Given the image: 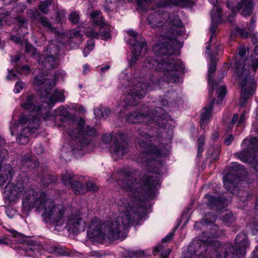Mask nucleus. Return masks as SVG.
<instances>
[{"label":"nucleus","instance_id":"c756f323","mask_svg":"<svg viewBox=\"0 0 258 258\" xmlns=\"http://www.w3.org/2000/svg\"><path fill=\"white\" fill-rule=\"evenodd\" d=\"M77 177L74 176L72 173L66 172L62 174L61 179L65 185H71Z\"/></svg>","mask_w":258,"mask_h":258},{"label":"nucleus","instance_id":"a18cd8bd","mask_svg":"<svg viewBox=\"0 0 258 258\" xmlns=\"http://www.w3.org/2000/svg\"><path fill=\"white\" fill-rule=\"evenodd\" d=\"M205 144V137L201 136L198 139V156H199L203 151V146Z\"/></svg>","mask_w":258,"mask_h":258},{"label":"nucleus","instance_id":"6e6d98bb","mask_svg":"<svg viewBox=\"0 0 258 258\" xmlns=\"http://www.w3.org/2000/svg\"><path fill=\"white\" fill-rule=\"evenodd\" d=\"M57 112L61 116H64L66 117L68 116V111L63 106L59 107V108H58Z\"/></svg>","mask_w":258,"mask_h":258},{"label":"nucleus","instance_id":"f3484780","mask_svg":"<svg viewBox=\"0 0 258 258\" xmlns=\"http://www.w3.org/2000/svg\"><path fill=\"white\" fill-rule=\"evenodd\" d=\"M42 104L43 107L39 105L36 106V99L35 96L32 94L27 95L25 100H24L21 104L22 107L25 110H29L33 112V114L36 113L39 115L43 113H44L43 116L44 120L47 122L48 121H52L53 122L55 119V116L51 114L48 111H46L44 108V102Z\"/></svg>","mask_w":258,"mask_h":258},{"label":"nucleus","instance_id":"dca6fc26","mask_svg":"<svg viewBox=\"0 0 258 258\" xmlns=\"http://www.w3.org/2000/svg\"><path fill=\"white\" fill-rule=\"evenodd\" d=\"M165 113L164 110L161 107H156L153 109L150 113L144 115L139 112H135L130 113L126 118V121L128 123H152L157 122L160 118H162Z\"/></svg>","mask_w":258,"mask_h":258},{"label":"nucleus","instance_id":"4be33fe9","mask_svg":"<svg viewBox=\"0 0 258 258\" xmlns=\"http://www.w3.org/2000/svg\"><path fill=\"white\" fill-rule=\"evenodd\" d=\"M183 74L182 66H166V70L164 72V80L176 83L179 82V78Z\"/></svg>","mask_w":258,"mask_h":258},{"label":"nucleus","instance_id":"c85d7f7f","mask_svg":"<svg viewBox=\"0 0 258 258\" xmlns=\"http://www.w3.org/2000/svg\"><path fill=\"white\" fill-rule=\"evenodd\" d=\"M110 110L107 108L100 107L96 108L94 110V113L95 116L97 118H104L107 117L108 115L110 113Z\"/></svg>","mask_w":258,"mask_h":258},{"label":"nucleus","instance_id":"72a5a7b5","mask_svg":"<svg viewBox=\"0 0 258 258\" xmlns=\"http://www.w3.org/2000/svg\"><path fill=\"white\" fill-rule=\"evenodd\" d=\"M131 257L137 258H147L150 255L145 253V252L141 250H134L130 252Z\"/></svg>","mask_w":258,"mask_h":258},{"label":"nucleus","instance_id":"473e14b6","mask_svg":"<svg viewBox=\"0 0 258 258\" xmlns=\"http://www.w3.org/2000/svg\"><path fill=\"white\" fill-rule=\"evenodd\" d=\"M51 5V1L46 0L39 4V9L42 13L46 14L49 11V7Z\"/></svg>","mask_w":258,"mask_h":258},{"label":"nucleus","instance_id":"9b49d317","mask_svg":"<svg viewBox=\"0 0 258 258\" xmlns=\"http://www.w3.org/2000/svg\"><path fill=\"white\" fill-rule=\"evenodd\" d=\"M40 119L34 115L22 116L10 126L12 136L17 134L16 142L19 144L25 145L29 141V135L34 133L38 128Z\"/></svg>","mask_w":258,"mask_h":258},{"label":"nucleus","instance_id":"de8ad7c7","mask_svg":"<svg viewBox=\"0 0 258 258\" xmlns=\"http://www.w3.org/2000/svg\"><path fill=\"white\" fill-rule=\"evenodd\" d=\"M86 192L87 191H96L97 189V185L90 181H88L86 182Z\"/></svg>","mask_w":258,"mask_h":258},{"label":"nucleus","instance_id":"423d86ee","mask_svg":"<svg viewBox=\"0 0 258 258\" xmlns=\"http://www.w3.org/2000/svg\"><path fill=\"white\" fill-rule=\"evenodd\" d=\"M27 179L22 181L18 180L15 184L9 183L5 188L4 194L6 202H17L22 196V210L24 213H28L33 208H36V204L40 199V195L44 194L46 198L48 195L44 191H37L33 188L27 187Z\"/></svg>","mask_w":258,"mask_h":258},{"label":"nucleus","instance_id":"f257e3e1","mask_svg":"<svg viewBox=\"0 0 258 258\" xmlns=\"http://www.w3.org/2000/svg\"><path fill=\"white\" fill-rule=\"evenodd\" d=\"M40 197L39 201L35 204L37 211L41 213L45 223L53 224L57 231L64 228L72 234L85 231L87 224L80 211L56 204L53 199L46 198L44 194Z\"/></svg>","mask_w":258,"mask_h":258},{"label":"nucleus","instance_id":"cd10ccee","mask_svg":"<svg viewBox=\"0 0 258 258\" xmlns=\"http://www.w3.org/2000/svg\"><path fill=\"white\" fill-rule=\"evenodd\" d=\"M206 197L208 200L209 205L211 207L218 208L220 206H224V204H225L222 200L213 196L207 195Z\"/></svg>","mask_w":258,"mask_h":258},{"label":"nucleus","instance_id":"e2e57ef3","mask_svg":"<svg viewBox=\"0 0 258 258\" xmlns=\"http://www.w3.org/2000/svg\"><path fill=\"white\" fill-rule=\"evenodd\" d=\"M233 140V137L232 135H230L229 137L225 139L224 143L228 146L231 144L232 141Z\"/></svg>","mask_w":258,"mask_h":258},{"label":"nucleus","instance_id":"7c9ffc66","mask_svg":"<svg viewBox=\"0 0 258 258\" xmlns=\"http://www.w3.org/2000/svg\"><path fill=\"white\" fill-rule=\"evenodd\" d=\"M216 66H209L207 74V82L209 86L214 87V83H217L213 80L214 73L216 70Z\"/></svg>","mask_w":258,"mask_h":258},{"label":"nucleus","instance_id":"412c9836","mask_svg":"<svg viewBox=\"0 0 258 258\" xmlns=\"http://www.w3.org/2000/svg\"><path fill=\"white\" fill-rule=\"evenodd\" d=\"M227 7L231 10L232 15L228 18V20L232 22L234 16L235 15L236 12H238L240 9L242 10L241 14L242 16L246 17L250 16L252 13L253 9L252 0H241L240 3L237 4L236 8L231 5L229 0L227 2Z\"/></svg>","mask_w":258,"mask_h":258},{"label":"nucleus","instance_id":"13d9d810","mask_svg":"<svg viewBox=\"0 0 258 258\" xmlns=\"http://www.w3.org/2000/svg\"><path fill=\"white\" fill-rule=\"evenodd\" d=\"M255 24V20L253 17H252L250 19V21L248 27V29L250 32L254 30V27Z\"/></svg>","mask_w":258,"mask_h":258},{"label":"nucleus","instance_id":"5701e85b","mask_svg":"<svg viewBox=\"0 0 258 258\" xmlns=\"http://www.w3.org/2000/svg\"><path fill=\"white\" fill-rule=\"evenodd\" d=\"M115 141L110 149V152L116 158L123 156L128 152L127 145L123 141L121 133H118L115 137Z\"/></svg>","mask_w":258,"mask_h":258},{"label":"nucleus","instance_id":"0eeeda50","mask_svg":"<svg viewBox=\"0 0 258 258\" xmlns=\"http://www.w3.org/2000/svg\"><path fill=\"white\" fill-rule=\"evenodd\" d=\"M34 84L36 89L40 94L41 99L44 102V108L46 111L53 107L56 102H63L65 96L63 91L53 89L56 84L55 78H49L48 75H44L43 72H41L34 79Z\"/></svg>","mask_w":258,"mask_h":258},{"label":"nucleus","instance_id":"b1692460","mask_svg":"<svg viewBox=\"0 0 258 258\" xmlns=\"http://www.w3.org/2000/svg\"><path fill=\"white\" fill-rule=\"evenodd\" d=\"M221 9L220 7L218 6H214L211 13L212 25L210 28V32L211 33V38L209 40L210 42H211L212 37L216 32V25H215L214 23H216L221 20Z\"/></svg>","mask_w":258,"mask_h":258},{"label":"nucleus","instance_id":"09e8293b","mask_svg":"<svg viewBox=\"0 0 258 258\" xmlns=\"http://www.w3.org/2000/svg\"><path fill=\"white\" fill-rule=\"evenodd\" d=\"M24 56L22 54H17L11 56V61L12 63H18L20 61L21 59H24Z\"/></svg>","mask_w":258,"mask_h":258},{"label":"nucleus","instance_id":"338daca9","mask_svg":"<svg viewBox=\"0 0 258 258\" xmlns=\"http://www.w3.org/2000/svg\"><path fill=\"white\" fill-rule=\"evenodd\" d=\"M170 250L169 249H167L162 253L161 256L162 258H166L170 254Z\"/></svg>","mask_w":258,"mask_h":258},{"label":"nucleus","instance_id":"7ed1b4c3","mask_svg":"<svg viewBox=\"0 0 258 258\" xmlns=\"http://www.w3.org/2000/svg\"><path fill=\"white\" fill-rule=\"evenodd\" d=\"M212 228L210 235L206 239L203 238L192 242L186 250L182 252V258H198L208 249V246L213 245H218L219 242L214 239L218 236L217 231L218 227L215 224L211 225ZM234 247H226L224 254H217L215 258H244L245 249L248 245V241L246 235L244 233L238 234L235 239ZM204 258H208L205 257Z\"/></svg>","mask_w":258,"mask_h":258},{"label":"nucleus","instance_id":"bf43d9fd","mask_svg":"<svg viewBox=\"0 0 258 258\" xmlns=\"http://www.w3.org/2000/svg\"><path fill=\"white\" fill-rule=\"evenodd\" d=\"M95 45V41L94 40L90 39L88 40L87 46L90 49V50H92L94 48Z\"/></svg>","mask_w":258,"mask_h":258},{"label":"nucleus","instance_id":"774afa93","mask_svg":"<svg viewBox=\"0 0 258 258\" xmlns=\"http://www.w3.org/2000/svg\"><path fill=\"white\" fill-rule=\"evenodd\" d=\"M90 49L87 47V46H86L84 50H83V53H84V56H87L88 54L92 51V50H89Z\"/></svg>","mask_w":258,"mask_h":258},{"label":"nucleus","instance_id":"680f3d73","mask_svg":"<svg viewBox=\"0 0 258 258\" xmlns=\"http://www.w3.org/2000/svg\"><path fill=\"white\" fill-rule=\"evenodd\" d=\"M163 249V247L162 245H159L157 247H155L153 251L154 255H156L159 251H160Z\"/></svg>","mask_w":258,"mask_h":258},{"label":"nucleus","instance_id":"2eb2a0df","mask_svg":"<svg viewBox=\"0 0 258 258\" xmlns=\"http://www.w3.org/2000/svg\"><path fill=\"white\" fill-rule=\"evenodd\" d=\"M209 86L208 98L210 100V102L208 106H206L204 108L201 114L200 125L202 128L205 127L208 120L212 116L211 111L213 107L214 100H215V99H213V90H217V99L216 102L218 104L222 102L226 94L225 86L218 85L217 83H214V87H212L211 85Z\"/></svg>","mask_w":258,"mask_h":258},{"label":"nucleus","instance_id":"a211bd4d","mask_svg":"<svg viewBox=\"0 0 258 258\" xmlns=\"http://www.w3.org/2000/svg\"><path fill=\"white\" fill-rule=\"evenodd\" d=\"M127 33L132 38L131 39L129 43L132 44V56L130 61L135 62L139 59L146 50V42L138 33L134 30H128Z\"/></svg>","mask_w":258,"mask_h":258},{"label":"nucleus","instance_id":"aec40b11","mask_svg":"<svg viewBox=\"0 0 258 258\" xmlns=\"http://www.w3.org/2000/svg\"><path fill=\"white\" fill-rule=\"evenodd\" d=\"M95 23L99 25L95 29L84 32L85 34L91 38H98L99 37L104 40H107L111 38L110 27L106 25L103 18H100L99 22L96 21Z\"/></svg>","mask_w":258,"mask_h":258},{"label":"nucleus","instance_id":"ddd939ff","mask_svg":"<svg viewBox=\"0 0 258 258\" xmlns=\"http://www.w3.org/2000/svg\"><path fill=\"white\" fill-rule=\"evenodd\" d=\"M242 146L245 150H242L236 154V157L245 163H251L254 169L258 173V139L256 137L250 140H243Z\"/></svg>","mask_w":258,"mask_h":258},{"label":"nucleus","instance_id":"4c0bfd02","mask_svg":"<svg viewBox=\"0 0 258 258\" xmlns=\"http://www.w3.org/2000/svg\"><path fill=\"white\" fill-rule=\"evenodd\" d=\"M216 219V216L213 214H208L205 215L203 225L209 224H212Z\"/></svg>","mask_w":258,"mask_h":258},{"label":"nucleus","instance_id":"6e6552de","mask_svg":"<svg viewBox=\"0 0 258 258\" xmlns=\"http://www.w3.org/2000/svg\"><path fill=\"white\" fill-rule=\"evenodd\" d=\"M153 137L148 135L145 133L140 134V136L136 140V147L140 154L137 158V161L143 166H148L154 161L155 157L166 156L168 155L169 151L165 145L161 144L156 147L151 142Z\"/></svg>","mask_w":258,"mask_h":258},{"label":"nucleus","instance_id":"37998d69","mask_svg":"<svg viewBox=\"0 0 258 258\" xmlns=\"http://www.w3.org/2000/svg\"><path fill=\"white\" fill-rule=\"evenodd\" d=\"M15 20L18 23L20 27L26 28L28 26L27 20L23 16H17Z\"/></svg>","mask_w":258,"mask_h":258},{"label":"nucleus","instance_id":"a878e982","mask_svg":"<svg viewBox=\"0 0 258 258\" xmlns=\"http://www.w3.org/2000/svg\"><path fill=\"white\" fill-rule=\"evenodd\" d=\"M84 181L82 177H76L73 181L71 186L76 194H84L86 193V189L84 187L83 182Z\"/></svg>","mask_w":258,"mask_h":258},{"label":"nucleus","instance_id":"f8f14e48","mask_svg":"<svg viewBox=\"0 0 258 258\" xmlns=\"http://www.w3.org/2000/svg\"><path fill=\"white\" fill-rule=\"evenodd\" d=\"M258 66H233L234 77L241 88V95L248 96L253 91V75Z\"/></svg>","mask_w":258,"mask_h":258},{"label":"nucleus","instance_id":"5fc2aeb1","mask_svg":"<svg viewBox=\"0 0 258 258\" xmlns=\"http://www.w3.org/2000/svg\"><path fill=\"white\" fill-rule=\"evenodd\" d=\"M247 52V48L244 46H241L239 48L238 55L241 58H244L246 56Z\"/></svg>","mask_w":258,"mask_h":258},{"label":"nucleus","instance_id":"f03ea898","mask_svg":"<svg viewBox=\"0 0 258 258\" xmlns=\"http://www.w3.org/2000/svg\"><path fill=\"white\" fill-rule=\"evenodd\" d=\"M134 205V200L124 198L119 200L117 206L119 213L115 220L101 224L99 219L93 218L88 228V236L95 240L106 238L110 241L124 239L126 236L122 230L127 228L137 216Z\"/></svg>","mask_w":258,"mask_h":258},{"label":"nucleus","instance_id":"3c124183","mask_svg":"<svg viewBox=\"0 0 258 258\" xmlns=\"http://www.w3.org/2000/svg\"><path fill=\"white\" fill-rule=\"evenodd\" d=\"M117 136V135L114 136V134L113 133L109 135L106 134L103 136L102 140L103 142H104L105 144H108L111 141V140L113 139V138H114V140L115 141V137Z\"/></svg>","mask_w":258,"mask_h":258},{"label":"nucleus","instance_id":"864d4df0","mask_svg":"<svg viewBox=\"0 0 258 258\" xmlns=\"http://www.w3.org/2000/svg\"><path fill=\"white\" fill-rule=\"evenodd\" d=\"M25 52L31 55H34L36 53L35 48L33 45L27 43L26 44Z\"/></svg>","mask_w":258,"mask_h":258},{"label":"nucleus","instance_id":"c9c22d12","mask_svg":"<svg viewBox=\"0 0 258 258\" xmlns=\"http://www.w3.org/2000/svg\"><path fill=\"white\" fill-rule=\"evenodd\" d=\"M39 21L43 26L47 30L53 31V27L49 20L46 17H41L39 19Z\"/></svg>","mask_w":258,"mask_h":258},{"label":"nucleus","instance_id":"393cba45","mask_svg":"<svg viewBox=\"0 0 258 258\" xmlns=\"http://www.w3.org/2000/svg\"><path fill=\"white\" fill-rule=\"evenodd\" d=\"M29 66H15L13 69L8 70V79H15L19 74H26L30 73Z\"/></svg>","mask_w":258,"mask_h":258},{"label":"nucleus","instance_id":"69168bd1","mask_svg":"<svg viewBox=\"0 0 258 258\" xmlns=\"http://www.w3.org/2000/svg\"><path fill=\"white\" fill-rule=\"evenodd\" d=\"M10 39L13 42L16 43H19L20 42V38L16 36L12 35L10 37Z\"/></svg>","mask_w":258,"mask_h":258},{"label":"nucleus","instance_id":"4d7b16f0","mask_svg":"<svg viewBox=\"0 0 258 258\" xmlns=\"http://www.w3.org/2000/svg\"><path fill=\"white\" fill-rule=\"evenodd\" d=\"M236 32L243 38H247L249 34V32H247L244 29L237 28Z\"/></svg>","mask_w":258,"mask_h":258},{"label":"nucleus","instance_id":"bb28decb","mask_svg":"<svg viewBox=\"0 0 258 258\" xmlns=\"http://www.w3.org/2000/svg\"><path fill=\"white\" fill-rule=\"evenodd\" d=\"M13 23V19L11 13L8 11L0 9V27L10 25Z\"/></svg>","mask_w":258,"mask_h":258},{"label":"nucleus","instance_id":"ea45409f","mask_svg":"<svg viewBox=\"0 0 258 258\" xmlns=\"http://www.w3.org/2000/svg\"><path fill=\"white\" fill-rule=\"evenodd\" d=\"M101 12L100 11H95L90 14L91 18L93 20V23L95 27H97L99 25L96 24L95 22L98 21L99 22L100 18H102L100 16Z\"/></svg>","mask_w":258,"mask_h":258},{"label":"nucleus","instance_id":"a19ab883","mask_svg":"<svg viewBox=\"0 0 258 258\" xmlns=\"http://www.w3.org/2000/svg\"><path fill=\"white\" fill-rule=\"evenodd\" d=\"M56 181V178L55 177L51 175L47 174L45 175L42 179L41 181L44 185L48 184L51 182Z\"/></svg>","mask_w":258,"mask_h":258},{"label":"nucleus","instance_id":"c03bdc74","mask_svg":"<svg viewBox=\"0 0 258 258\" xmlns=\"http://www.w3.org/2000/svg\"><path fill=\"white\" fill-rule=\"evenodd\" d=\"M79 15L76 12L71 13L69 17V19L74 24H77L79 21Z\"/></svg>","mask_w":258,"mask_h":258},{"label":"nucleus","instance_id":"1a4fd4ad","mask_svg":"<svg viewBox=\"0 0 258 258\" xmlns=\"http://www.w3.org/2000/svg\"><path fill=\"white\" fill-rule=\"evenodd\" d=\"M148 22L152 28H163L166 33H170L173 36L181 35L185 31L183 25L177 15L170 16L169 13L158 10L151 14L148 18Z\"/></svg>","mask_w":258,"mask_h":258},{"label":"nucleus","instance_id":"052dcab7","mask_svg":"<svg viewBox=\"0 0 258 258\" xmlns=\"http://www.w3.org/2000/svg\"><path fill=\"white\" fill-rule=\"evenodd\" d=\"M173 236V233H171V232L169 233L162 239V241L165 242H167V241L170 240L172 239Z\"/></svg>","mask_w":258,"mask_h":258},{"label":"nucleus","instance_id":"8fccbe9b","mask_svg":"<svg viewBox=\"0 0 258 258\" xmlns=\"http://www.w3.org/2000/svg\"><path fill=\"white\" fill-rule=\"evenodd\" d=\"M24 83L21 81H19L16 83L14 91L16 93H19L24 89Z\"/></svg>","mask_w":258,"mask_h":258},{"label":"nucleus","instance_id":"58836bf2","mask_svg":"<svg viewBox=\"0 0 258 258\" xmlns=\"http://www.w3.org/2000/svg\"><path fill=\"white\" fill-rule=\"evenodd\" d=\"M27 13L32 21L36 20L41 15L39 10L37 9L29 10L27 11Z\"/></svg>","mask_w":258,"mask_h":258},{"label":"nucleus","instance_id":"f704fd0d","mask_svg":"<svg viewBox=\"0 0 258 258\" xmlns=\"http://www.w3.org/2000/svg\"><path fill=\"white\" fill-rule=\"evenodd\" d=\"M152 0H136L138 9L145 11L147 10L148 6Z\"/></svg>","mask_w":258,"mask_h":258},{"label":"nucleus","instance_id":"49530a36","mask_svg":"<svg viewBox=\"0 0 258 258\" xmlns=\"http://www.w3.org/2000/svg\"><path fill=\"white\" fill-rule=\"evenodd\" d=\"M223 220L227 223H231L234 221V217L231 212H227L223 216Z\"/></svg>","mask_w":258,"mask_h":258},{"label":"nucleus","instance_id":"4468645a","mask_svg":"<svg viewBox=\"0 0 258 258\" xmlns=\"http://www.w3.org/2000/svg\"><path fill=\"white\" fill-rule=\"evenodd\" d=\"M142 78H135L133 81V87L130 92L124 98L125 103L128 106L136 105L139 100L145 96L147 92L153 89L154 82L150 80V82L145 83Z\"/></svg>","mask_w":258,"mask_h":258},{"label":"nucleus","instance_id":"9d476101","mask_svg":"<svg viewBox=\"0 0 258 258\" xmlns=\"http://www.w3.org/2000/svg\"><path fill=\"white\" fill-rule=\"evenodd\" d=\"M163 35L164 38L153 46V51L157 57V64H182L181 60L172 57L175 53V45L177 43L176 36L170 33Z\"/></svg>","mask_w":258,"mask_h":258},{"label":"nucleus","instance_id":"39448f33","mask_svg":"<svg viewBox=\"0 0 258 258\" xmlns=\"http://www.w3.org/2000/svg\"><path fill=\"white\" fill-rule=\"evenodd\" d=\"M64 131L72 138L75 139L73 153L76 156H80L88 151V146L92 138L97 135V132L95 128L85 125L84 120L79 117L73 119H67L63 122Z\"/></svg>","mask_w":258,"mask_h":258},{"label":"nucleus","instance_id":"20e7f679","mask_svg":"<svg viewBox=\"0 0 258 258\" xmlns=\"http://www.w3.org/2000/svg\"><path fill=\"white\" fill-rule=\"evenodd\" d=\"M154 165L156 166L152 171L142 172L140 173V181H136V178L134 177L138 171L136 170L130 171L126 169H122L120 175L124 177L121 181L123 188L127 191H138L141 190L147 193L153 194L156 188L159 186V179L154 174H160L162 172L163 165L158 161H154Z\"/></svg>","mask_w":258,"mask_h":258},{"label":"nucleus","instance_id":"e433bc0d","mask_svg":"<svg viewBox=\"0 0 258 258\" xmlns=\"http://www.w3.org/2000/svg\"><path fill=\"white\" fill-rule=\"evenodd\" d=\"M249 59L251 64H258V46L255 45Z\"/></svg>","mask_w":258,"mask_h":258},{"label":"nucleus","instance_id":"6ab92c4d","mask_svg":"<svg viewBox=\"0 0 258 258\" xmlns=\"http://www.w3.org/2000/svg\"><path fill=\"white\" fill-rule=\"evenodd\" d=\"M231 172L223 177V183L225 188L232 193L237 190V181L239 180V175L241 174L242 167L237 162H233L230 166Z\"/></svg>","mask_w":258,"mask_h":258},{"label":"nucleus","instance_id":"0e129e2a","mask_svg":"<svg viewBox=\"0 0 258 258\" xmlns=\"http://www.w3.org/2000/svg\"><path fill=\"white\" fill-rule=\"evenodd\" d=\"M83 29H84V28L83 27H80V28H77L76 29H75L74 30L73 34L75 36H79L81 35V32L82 31H83Z\"/></svg>","mask_w":258,"mask_h":258},{"label":"nucleus","instance_id":"603ef678","mask_svg":"<svg viewBox=\"0 0 258 258\" xmlns=\"http://www.w3.org/2000/svg\"><path fill=\"white\" fill-rule=\"evenodd\" d=\"M206 53L208 55H209V56L210 57V59H211V64H216L217 63V59L216 58L215 54L210 55L208 52L210 49V44H208L206 46Z\"/></svg>","mask_w":258,"mask_h":258},{"label":"nucleus","instance_id":"2f4dec72","mask_svg":"<svg viewBox=\"0 0 258 258\" xmlns=\"http://www.w3.org/2000/svg\"><path fill=\"white\" fill-rule=\"evenodd\" d=\"M189 0H159L157 4V7H164L170 5L171 4H178L180 3H186Z\"/></svg>","mask_w":258,"mask_h":258},{"label":"nucleus","instance_id":"79ce46f5","mask_svg":"<svg viewBox=\"0 0 258 258\" xmlns=\"http://www.w3.org/2000/svg\"><path fill=\"white\" fill-rule=\"evenodd\" d=\"M22 162L23 164L28 168H32L33 165L36 166V164L31 161L29 156H25L23 157L22 159Z\"/></svg>","mask_w":258,"mask_h":258}]
</instances>
